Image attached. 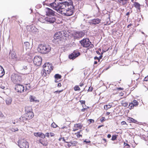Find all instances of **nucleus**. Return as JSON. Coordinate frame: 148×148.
I'll list each match as a JSON object with an SVG mask.
<instances>
[{
    "label": "nucleus",
    "instance_id": "423d86ee",
    "mask_svg": "<svg viewBox=\"0 0 148 148\" xmlns=\"http://www.w3.org/2000/svg\"><path fill=\"white\" fill-rule=\"evenodd\" d=\"M64 4V2L62 3H58L56 4V3L54 2L50 4V5L54 9L56 10L58 12L60 13L62 8V5Z\"/></svg>",
    "mask_w": 148,
    "mask_h": 148
},
{
    "label": "nucleus",
    "instance_id": "f3484780",
    "mask_svg": "<svg viewBox=\"0 0 148 148\" xmlns=\"http://www.w3.org/2000/svg\"><path fill=\"white\" fill-rule=\"evenodd\" d=\"M45 19L47 21L51 23H54L56 21L55 18L53 17H47L45 18Z\"/></svg>",
    "mask_w": 148,
    "mask_h": 148
},
{
    "label": "nucleus",
    "instance_id": "f03ea898",
    "mask_svg": "<svg viewBox=\"0 0 148 148\" xmlns=\"http://www.w3.org/2000/svg\"><path fill=\"white\" fill-rule=\"evenodd\" d=\"M43 71L42 73L43 77H46L49 75L53 70V66L51 63L49 62H46L42 66Z\"/></svg>",
    "mask_w": 148,
    "mask_h": 148
},
{
    "label": "nucleus",
    "instance_id": "a878e982",
    "mask_svg": "<svg viewBox=\"0 0 148 148\" xmlns=\"http://www.w3.org/2000/svg\"><path fill=\"white\" fill-rule=\"evenodd\" d=\"M24 47L26 50L29 49L30 47L29 43L27 42H24Z\"/></svg>",
    "mask_w": 148,
    "mask_h": 148
},
{
    "label": "nucleus",
    "instance_id": "473e14b6",
    "mask_svg": "<svg viewBox=\"0 0 148 148\" xmlns=\"http://www.w3.org/2000/svg\"><path fill=\"white\" fill-rule=\"evenodd\" d=\"M112 106L110 105H106L104 106V109L107 110L111 107Z\"/></svg>",
    "mask_w": 148,
    "mask_h": 148
},
{
    "label": "nucleus",
    "instance_id": "f8f14e48",
    "mask_svg": "<svg viewBox=\"0 0 148 148\" xmlns=\"http://www.w3.org/2000/svg\"><path fill=\"white\" fill-rule=\"evenodd\" d=\"M15 89L16 91L18 93H22L24 92L25 90L24 86L18 84L16 85Z\"/></svg>",
    "mask_w": 148,
    "mask_h": 148
},
{
    "label": "nucleus",
    "instance_id": "f704fd0d",
    "mask_svg": "<svg viewBox=\"0 0 148 148\" xmlns=\"http://www.w3.org/2000/svg\"><path fill=\"white\" fill-rule=\"evenodd\" d=\"M82 107H83V108L81 110V111L82 112H84L86 111L89 108V107L87 106H86V108H84L83 105L82 106Z\"/></svg>",
    "mask_w": 148,
    "mask_h": 148
},
{
    "label": "nucleus",
    "instance_id": "2eb2a0df",
    "mask_svg": "<svg viewBox=\"0 0 148 148\" xmlns=\"http://www.w3.org/2000/svg\"><path fill=\"white\" fill-rule=\"evenodd\" d=\"M45 12L47 16H54L55 15V12L49 8H46Z\"/></svg>",
    "mask_w": 148,
    "mask_h": 148
},
{
    "label": "nucleus",
    "instance_id": "4be33fe9",
    "mask_svg": "<svg viewBox=\"0 0 148 148\" xmlns=\"http://www.w3.org/2000/svg\"><path fill=\"white\" fill-rule=\"evenodd\" d=\"M20 120L21 122H23L25 121L28 120L27 117H26V116L25 114L23 116H21L20 118Z\"/></svg>",
    "mask_w": 148,
    "mask_h": 148
},
{
    "label": "nucleus",
    "instance_id": "09e8293b",
    "mask_svg": "<svg viewBox=\"0 0 148 148\" xmlns=\"http://www.w3.org/2000/svg\"><path fill=\"white\" fill-rule=\"evenodd\" d=\"M125 124H126L127 125V124L126 123L125 121H123L121 123V125H122Z\"/></svg>",
    "mask_w": 148,
    "mask_h": 148
},
{
    "label": "nucleus",
    "instance_id": "9b49d317",
    "mask_svg": "<svg viewBox=\"0 0 148 148\" xmlns=\"http://www.w3.org/2000/svg\"><path fill=\"white\" fill-rule=\"evenodd\" d=\"M72 35L75 39H78L84 36V34L82 32H74Z\"/></svg>",
    "mask_w": 148,
    "mask_h": 148
},
{
    "label": "nucleus",
    "instance_id": "774afa93",
    "mask_svg": "<svg viewBox=\"0 0 148 148\" xmlns=\"http://www.w3.org/2000/svg\"><path fill=\"white\" fill-rule=\"evenodd\" d=\"M96 53L98 55L100 54V53L99 51H96Z\"/></svg>",
    "mask_w": 148,
    "mask_h": 148
},
{
    "label": "nucleus",
    "instance_id": "a19ab883",
    "mask_svg": "<svg viewBox=\"0 0 148 148\" xmlns=\"http://www.w3.org/2000/svg\"><path fill=\"white\" fill-rule=\"evenodd\" d=\"M106 120V119L105 117H102L100 119V121L101 122H103Z\"/></svg>",
    "mask_w": 148,
    "mask_h": 148
},
{
    "label": "nucleus",
    "instance_id": "58836bf2",
    "mask_svg": "<svg viewBox=\"0 0 148 148\" xmlns=\"http://www.w3.org/2000/svg\"><path fill=\"white\" fill-rule=\"evenodd\" d=\"M5 118V116L0 111V119L4 118Z\"/></svg>",
    "mask_w": 148,
    "mask_h": 148
},
{
    "label": "nucleus",
    "instance_id": "aec40b11",
    "mask_svg": "<svg viewBox=\"0 0 148 148\" xmlns=\"http://www.w3.org/2000/svg\"><path fill=\"white\" fill-rule=\"evenodd\" d=\"M129 0H117L118 2L120 5H124L127 3Z\"/></svg>",
    "mask_w": 148,
    "mask_h": 148
},
{
    "label": "nucleus",
    "instance_id": "0e129e2a",
    "mask_svg": "<svg viewBox=\"0 0 148 148\" xmlns=\"http://www.w3.org/2000/svg\"><path fill=\"white\" fill-rule=\"evenodd\" d=\"M111 137V135L110 134H108L107 135V137L108 138H110Z\"/></svg>",
    "mask_w": 148,
    "mask_h": 148
},
{
    "label": "nucleus",
    "instance_id": "f257e3e1",
    "mask_svg": "<svg viewBox=\"0 0 148 148\" xmlns=\"http://www.w3.org/2000/svg\"><path fill=\"white\" fill-rule=\"evenodd\" d=\"M62 6L61 10L59 12L60 13L67 16H71L73 14L75 8L71 0H67L64 1Z\"/></svg>",
    "mask_w": 148,
    "mask_h": 148
},
{
    "label": "nucleus",
    "instance_id": "9d476101",
    "mask_svg": "<svg viewBox=\"0 0 148 148\" xmlns=\"http://www.w3.org/2000/svg\"><path fill=\"white\" fill-rule=\"evenodd\" d=\"M80 55V53L78 51L75 50L72 53L69 55V58L70 59L73 60Z\"/></svg>",
    "mask_w": 148,
    "mask_h": 148
},
{
    "label": "nucleus",
    "instance_id": "49530a36",
    "mask_svg": "<svg viewBox=\"0 0 148 148\" xmlns=\"http://www.w3.org/2000/svg\"><path fill=\"white\" fill-rule=\"evenodd\" d=\"M79 102H80L81 105H82L83 104H85L86 102L85 100H80L79 101Z\"/></svg>",
    "mask_w": 148,
    "mask_h": 148
},
{
    "label": "nucleus",
    "instance_id": "1a4fd4ad",
    "mask_svg": "<svg viewBox=\"0 0 148 148\" xmlns=\"http://www.w3.org/2000/svg\"><path fill=\"white\" fill-rule=\"evenodd\" d=\"M42 62V58L39 56H36L33 59V62L34 65L37 66H39L41 65Z\"/></svg>",
    "mask_w": 148,
    "mask_h": 148
},
{
    "label": "nucleus",
    "instance_id": "6e6d98bb",
    "mask_svg": "<svg viewBox=\"0 0 148 148\" xmlns=\"http://www.w3.org/2000/svg\"><path fill=\"white\" fill-rule=\"evenodd\" d=\"M94 59L95 60H96V59L97 60H98V61L99 62L100 61V59H99V58H98V57H97V56L95 57L94 58Z\"/></svg>",
    "mask_w": 148,
    "mask_h": 148
},
{
    "label": "nucleus",
    "instance_id": "3c124183",
    "mask_svg": "<svg viewBox=\"0 0 148 148\" xmlns=\"http://www.w3.org/2000/svg\"><path fill=\"white\" fill-rule=\"evenodd\" d=\"M49 134H50V137L54 136L55 135L52 132H50L49 133Z\"/></svg>",
    "mask_w": 148,
    "mask_h": 148
},
{
    "label": "nucleus",
    "instance_id": "4d7b16f0",
    "mask_svg": "<svg viewBox=\"0 0 148 148\" xmlns=\"http://www.w3.org/2000/svg\"><path fill=\"white\" fill-rule=\"evenodd\" d=\"M18 131V129L17 128H16L15 129H14V128L12 129V131H14L15 132L17 131Z\"/></svg>",
    "mask_w": 148,
    "mask_h": 148
},
{
    "label": "nucleus",
    "instance_id": "e433bc0d",
    "mask_svg": "<svg viewBox=\"0 0 148 148\" xmlns=\"http://www.w3.org/2000/svg\"><path fill=\"white\" fill-rule=\"evenodd\" d=\"M70 143L71 144V145L73 146H75L76 144L77 143V142L76 141H71L70 142Z\"/></svg>",
    "mask_w": 148,
    "mask_h": 148
},
{
    "label": "nucleus",
    "instance_id": "603ef678",
    "mask_svg": "<svg viewBox=\"0 0 148 148\" xmlns=\"http://www.w3.org/2000/svg\"><path fill=\"white\" fill-rule=\"evenodd\" d=\"M92 90H93L92 87H90L88 88V91L91 92Z\"/></svg>",
    "mask_w": 148,
    "mask_h": 148
},
{
    "label": "nucleus",
    "instance_id": "c9c22d12",
    "mask_svg": "<svg viewBox=\"0 0 148 148\" xmlns=\"http://www.w3.org/2000/svg\"><path fill=\"white\" fill-rule=\"evenodd\" d=\"M74 90L75 91H79L80 90V88L78 86H75L74 88Z\"/></svg>",
    "mask_w": 148,
    "mask_h": 148
},
{
    "label": "nucleus",
    "instance_id": "37998d69",
    "mask_svg": "<svg viewBox=\"0 0 148 148\" xmlns=\"http://www.w3.org/2000/svg\"><path fill=\"white\" fill-rule=\"evenodd\" d=\"M109 49V48H108L107 49H104L102 50V52L101 53L102 54H103V53L104 52H105L106 51H108Z\"/></svg>",
    "mask_w": 148,
    "mask_h": 148
},
{
    "label": "nucleus",
    "instance_id": "7ed1b4c3",
    "mask_svg": "<svg viewBox=\"0 0 148 148\" xmlns=\"http://www.w3.org/2000/svg\"><path fill=\"white\" fill-rule=\"evenodd\" d=\"M51 48L48 44H40L38 46L37 50L40 53L43 54H47L50 52Z\"/></svg>",
    "mask_w": 148,
    "mask_h": 148
},
{
    "label": "nucleus",
    "instance_id": "864d4df0",
    "mask_svg": "<svg viewBox=\"0 0 148 148\" xmlns=\"http://www.w3.org/2000/svg\"><path fill=\"white\" fill-rule=\"evenodd\" d=\"M45 136H46L48 138H49L50 137V134L49 133H47L45 134Z\"/></svg>",
    "mask_w": 148,
    "mask_h": 148
},
{
    "label": "nucleus",
    "instance_id": "bb28decb",
    "mask_svg": "<svg viewBox=\"0 0 148 148\" xmlns=\"http://www.w3.org/2000/svg\"><path fill=\"white\" fill-rule=\"evenodd\" d=\"M134 5L136 8L137 9L140 10V4L138 3L137 2H135L134 3Z\"/></svg>",
    "mask_w": 148,
    "mask_h": 148
},
{
    "label": "nucleus",
    "instance_id": "5701e85b",
    "mask_svg": "<svg viewBox=\"0 0 148 148\" xmlns=\"http://www.w3.org/2000/svg\"><path fill=\"white\" fill-rule=\"evenodd\" d=\"M10 57L11 58L16 60H17V58L16 55L14 52L11 53L10 52Z\"/></svg>",
    "mask_w": 148,
    "mask_h": 148
},
{
    "label": "nucleus",
    "instance_id": "680f3d73",
    "mask_svg": "<svg viewBox=\"0 0 148 148\" xmlns=\"http://www.w3.org/2000/svg\"><path fill=\"white\" fill-rule=\"evenodd\" d=\"M66 129L67 128V127H66V126H63V127H61V129Z\"/></svg>",
    "mask_w": 148,
    "mask_h": 148
},
{
    "label": "nucleus",
    "instance_id": "412c9836",
    "mask_svg": "<svg viewBox=\"0 0 148 148\" xmlns=\"http://www.w3.org/2000/svg\"><path fill=\"white\" fill-rule=\"evenodd\" d=\"M127 119L129 123H137L138 122L137 120L130 117H128Z\"/></svg>",
    "mask_w": 148,
    "mask_h": 148
},
{
    "label": "nucleus",
    "instance_id": "cd10ccee",
    "mask_svg": "<svg viewBox=\"0 0 148 148\" xmlns=\"http://www.w3.org/2000/svg\"><path fill=\"white\" fill-rule=\"evenodd\" d=\"M12 100L10 97H8L6 98L5 101L6 103L8 105H10L11 104Z\"/></svg>",
    "mask_w": 148,
    "mask_h": 148
},
{
    "label": "nucleus",
    "instance_id": "8fccbe9b",
    "mask_svg": "<svg viewBox=\"0 0 148 148\" xmlns=\"http://www.w3.org/2000/svg\"><path fill=\"white\" fill-rule=\"evenodd\" d=\"M63 90H57V91H55L54 92V93H56V92H58V93H60L62 92L63 91Z\"/></svg>",
    "mask_w": 148,
    "mask_h": 148
},
{
    "label": "nucleus",
    "instance_id": "72a5a7b5",
    "mask_svg": "<svg viewBox=\"0 0 148 148\" xmlns=\"http://www.w3.org/2000/svg\"><path fill=\"white\" fill-rule=\"evenodd\" d=\"M121 104L122 106H123L124 107H127V106L128 105V104L127 102H125L123 101H122Z\"/></svg>",
    "mask_w": 148,
    "mask_h": 148
},
{
    "label": "nucleus",
    "instance_id": "a211bd4d",
    "mask_svg": "<svg viewBox=\"0 0 148 148\" xmlns=\"http://www.w3.org/2000/svg\"><path fill=\"white\" fill-rule=\"evenodd\" d=\"M100 21L101 20L98 18L94 19L91 21L90 24L96 25L99 24Z\"/></svg>",
    "mask_w": 148,
    "mask_h": 148
},
{
    "label": "nucleus",
    "instance_id": "e2e57ef3",
    "mask_svg": "<svg viewBox=\"0 0 148 148\" xmlns=\"http://www.w3.org/2000/svg\"><path fill=\"white\" fill-rule=\"evenodd\" d=\"M102 54L101 53V55L99 56V59H100H100H101L102 58Z\"/></svg>",
    "mask_w": 148,
    "mask_h": 148
},
{
    "label": "nucleus",
    "instance_id": "6ab92c4d",
    "mask_svg": "<svg viewBox=\"0 0 148 148\" xmlns=\"http://www.w3.org/2000/svg\"><path fill=\"white\" fill-rule=\"evenodd\" d=\"M34 135L36 136H39L43 138H45V135L41 132H36L34 133Z\"/></svg>",
    "mask_w": 148,
    "mask_h": 148
},
{
    "label": "nucleus",
    "instance_id": "393cba45",
    "mask_svg": "<svg viewBox=\"0 0 148 148\" xmlns=\"http://www.w3.org/2000/svg\"><path fill=\"white\" fill-rule=\"evenodd\" d=\"M54 77L56 79L55 81V82H58L57 81V80L61 79L62 77V76L61 75L58 74H57L55 75Z\"/></svg>",
    "mask_w": 148,
    "mask_h": 148
},
{
    "label": "nucleus",
    "instance_id": "4468645a",
    "mask_svg": "<svg viewBox=\"0 0 148 148\" xmlns=\"http://www.w3.org/2000/svg\"><path fill=\"white\" fill-rule=\"evenodd\" d=\"M138 105V101L135 100H134L132 102L130 103L128 108L131 110L134 108V107L137 106Z\"/></svg>",
    "mask_w": 148,
    "mask_h": 148
},
{
    "label": "nucleus",
    "instance_id": "338daca9",
    "mask_svg": "<svg viewBox=\"0 0 148 148\" xmlns=\"http://www.w3.org/2000/svg\"><path fill=\"white\" fill-rule=\"evenodd\" d=\"M83 85H84V84H83V83H80L79 86H80L82 87V86H83Z\"/></svg>",
    "mask_w": 148,
    "mask_h": 148
},
{
    "label": "nucleus",
    "instance_id": "dca6fc26",
    "mask_svg": "<svg viewBox=\"0 0 148 148\" xmlns=\"http://www.w3.org/2000/svg\"><path fill=\"white\" fill-rule=\"evenodd\" d=\"M83 127V125L80 123L75 124L74 125V128L73 131H75L78 130L79 129L82 128Z\"/></svg>",
    "mask_w": 148,
    "mask_h": 148
},
{
    "label": "nucleus",
    "instance_id": "c03bdc74",
    "mask_svg": "<svg viewBox=\"0 0 148 148\" xmlns=\"http://www.w3.org/2000/svg\"><path fill=\"white\" fill-rule=\"evenodd\" d=\"M116 136H112V140H114L116 139Z\"/></svg>",
    "mask_w": 148,
    "mask_h": 148
},
{
    "label": "nucleus",
    "instance_id": "13d9d810",
    "mask_svg": "<svg viewBox=\"0 0 148 148\" xmlns=\"http://www.w3.org/2000/svg\"><path fill=\"white\" fill-rule=\"evenodd\" d=\"M27 65H24L23 66V69H24V70H26L27 69Z\"/></svg>",
    "mask_w": 148,
    "mask_h": 148
},
{
    "label": "nucleus",
    "instance_id": "de8ad7c7",
    "mask_svg": "<svg viewBox=\"0 0 148 148\" xmlns=\"http://www.w3.org/2000/svg\"><path fill=\"white\" fill-rule=\"evenodd\" d=\"M144 81L145 82L148 81V75L145 77Z\"/></svg>",
    "mask_w": 148,
    "mask_h": 148
},
{
    "label": "nucleus",
    "instance_id": "a18cd8bd",
    "mask_svg": "<svg viewBox=\"0 0 148 148\" xmlns=\"http://www.w3.org/2000/svg\"><path fill=\"white\" fill-rule=\"evenodd\" d=\"M88 123H94L95 122V121L94 120L92 119H89L88 120Z\"/></svg>",
    "mask_w": 148,
    "mask_h": 148
},
{
    "label": "nucleus",
    "instance_id": "4c0bfd02",
    "mask_svg": "<svg viewBox=\"0 0 148 148\" xmlns=\"http://www.w3.org/2000/svg\"><path fill=\"white\" fill-rule=\"evenodd\" d=\"M30 101L31 102H34L35 101V100L34 99V98L32 96H30Z\"/></svg>",
    "mask_w": 148,
    "mask_h": 148
},
{
    "label": "nucleus",
    "instance_id": "ddd939ff",
    "mask_svg": "<svg viewBox=\"0 0 148 148\" xmlns=\"http://www.w3.org/2000/svg\"><path fill=\"white\" fill-rule=\"evenodd\" d=\"M25 111L26 113L25 114L28 120L32 119L34 117V113L32 111H28L27 108L25 109Z\"/></svg>",
    "mask_w": 148,
    "mask_h": 148
},
{
    "label": "nucleus",
    "instance_id": "69168bd1",
    "mask_svg": "<svg viewBox=\"0 0 148 148\" xmlns=\"http://www.w3.org/2000/svg\"><path fill=\"white\" fill-rule=\"evenodd\" d=\"M104 126V125H99V126L97 128H98V129H99V128L100 127H102V126Z\"/></svg>",
    "mask_w": 148,
    "mask_h": 148
},
{
    "label": "nucleus",
    "instance_id": "052dcab7",
    "mask_svg": "<svg viewBox=\"0 0 148 148\" xmlns=\"http://www.w3.org/2000/svg\"><path fill=\"white\" fill-rule=\"evenodd\" d=\"M133 25V24H132V23H130V24H129V25H128L127 26V28H129L130 27H131V26Z\"/></svg>",
    "mask_w": 148,
    "mask_h": 148
},
{
    "label": "nucleus",
    "instance_id": "5fc2aeb1",
    "mask_svg": "<svg viewBox=\"0 0 148 148\" xmlns=\"http://www.w3.org/2000/svg\"><path fill=\"white\" fill-rule=\"evenodd\" d=\"M132 12V10H131V12H127L126 14V15H127V16H128V17H129V16L130 14V13H131Z\"/></svg>",
    "mask_w": 148,
    "mask_h": 148
},
{
    "label": "nucleus",
    "instance_id": "7c9ffc66",
    "mask_svg": "<svg viewBox=\"0 0 148 148\" xmlns=\"http://www.w3.org/2000/svg\"><path fill=\"white\" fill-rule=\"evenodd\" d=\"M31 86L29 84H25V90L26 91L27 90H29L31 89Z\"/></svg>",
    "mask_w": 148,
    "mask_h": 148
},
{
    "label": "nucleus",
    "instance_id": "ea45409f",
    "mask_svg": "<svg viewBox=\"0 0 148 148\" xmlns=\"http://www.w3.org/2000/svg\"><path fill=\"white\" fill-rule=\"evenodd\" d=\"M51 126L53 128H56L57 127V125L55 123H53L51 124Z\"/></svg>",
    "mask_w": 148,
    "mask_h": 148
},
{
    "label": "nucleus",
    "instance_id": "39448f33",
    "mask_svg": "<svg viewBox=\"0 0 148 148\" xmlns=\"http://www.w3.org/2000/svg\"><path fill=\"white\" fill-rule=\"evenodd\" d=\"M81 45L84 47L91 48L94 47V45L91 43L89 39L84 38L79 41Z\"/></svg>",
    "mask_w": 148,
    "mask_h": 148
},
{
    "label": "nucleus",
    "instance_id": "c756f323",
    "mask_svg": "<svg viewBox=\"0 0 148 148\" xmlns=\"http://www.w3.org/2000/svg\"><path fill=\"white\" fill-rule=\"evenodd\" d=\"M82 130H80V131H79V132H77L75 133V134L76 135L77 137L78 138H79L80 137H82V135L80 134V133L81 132H82Z\"/></svg>",
    "mask_w": 148,
    "mask_h": 148
},
{
    "label": "nucleus",
    "instance_id": "79ce46f5",
    "mask_svg": "<svg viewBox=\"0 0 148 148\" xmlns=\"http://www.w3.org/2000/svg\"><path fill=\"white\" fill-rule=\"evenodd\" d=\"M124 89L123 88H116L114 89L115 90H123Z\"/></svg>",
    "mask_w": 148,
    "mask_h": 148
},
{
    "label": "nucleus",
    "instance_id": "6e6552de",
    "mask_svg": "<svg viewBox=\"0 0 148 148\" xmlns=\"http://www.w3.org/2000/svg\"><path fill=\"white\" fill-rule=\"evenodd\" d=\"M18 145L20 148H28L29 147L28 143L26 140L24 139L19 140Z\"/></svg>",
    "mask_w": 148,
    "mask_h": 148
},
{
    "label": "nucleus",
    "instance_id": "c85d7f7f",
    "mask_svg": "<svg viewBox=\"0 0 148 148\" xmlns=\"http://www.w3.org/2000/svg\"><path fill=\"white\" fill-rule=\"evenodd\" d=\"M39 142L41 144L44 146H47V141L42 140L41 139H40L39 140Z\"/></svg>",
    "mask_w": 148,
    "mask_h": 148
},
{
    "label": "nucleus",
    "instance_id": "2f4dec72",
    "mask_svg": "<svg viewBox=\"0 0 148 148\" xmlns=\"http://www.w3.org/2000/svg\"><path fill=\"white\" fill-rule=\"evenodd\" d=\"M124 147L123 148H131L130 145L124 142L123 143Z\"/></svg>",
    "mask_w": 148,
    "mask_h": 148
},
{
    "label": "nucleus",
    "instance_id": "b1692460",
    "mask_svg": "<svg viewBox=\"0 0 148 148\" xmlns=\"http://www.w3.org/2000/svg\"><path fill=\"white\" fill-rule=\"evenodd\" d=\"M5 71L2 67L0 65V77H2L5 74Z\"/></svg>",
    "mask_w": 148,
    "mask_h": 148
},
{
    "label": "nucleus",
    "instance_id": "20e7f679",
    "mask_svg": "<svg viewBox=\"0 0 148 148\" xmlns=\"http://www.w3.org/2000/svg\"><path fill=\"white\" fill-rule=\"evenodd\" d=\"M64 36L61 32H56L54 35L53 42L55 44H59L64 41Z\"/></svg>",
    "mask_w": 148,
    "mask_h": 148
},
{
    "label": "nucleus",
    "instance_id": "0eeeda50",
    "mask_svg": "<svg viewBox=\"0 0 148 148\" xmlns=\"http://www.w3.org/2000/svg\"><path fill=\"white\" fill-rule=\"evenodd\" d=\"M11 78L12 82L16 84L19 83L21 81V77L18 75L14 74L12 75Z\"/></svg>",
    "mask_w": 148,
    "mask_h": 148
},
{
    "label": "nucleus",
    "instance_id": "bf43d9fd",
    "mask_svg": "<svg viewBox=\"0 0 148 148\" xmlns=\"http://www.w3.org/2000/svg\"><path fill=\"white\" fill-rule=\"evenodd\" d=\"M61 86H62V85H61V83H59L58 84L57 86L58 87H60Z\"/></svg>",
    "mask_w": 148,
    "mask_h": 148
}]
</instances>
